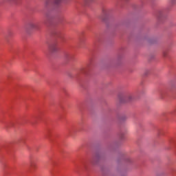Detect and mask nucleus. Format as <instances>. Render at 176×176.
Returning <instances> with one entry per match:
<instances>
[{"mask_svg": "<svg viewBox=\"0 0 176 176\" xmlns=\"http://www.w3.org/2000/svg\"><path fill=\"white\" fill-rule=\"evenodd\" d=\"M50 50L52 53H56V52H57V50H58V47H57L56 44H52L50 47Z\"/></svg>", "mask_w": 176, "mask_h": 176, "instance_id": "obj_1", "label": "nucleus"}, {"mask_svg": "<svg viewBox=\"0 0 176 176\" xmlns=\"http://www.w3.org/2000/svg\"><path fill=\"white\" fill-rule=\"evenodd\" d=\"M29 27L30 28H33L34 30H38V26L36 25V23L35 22H30L29 23Z\"/></svg>", "mask_w": 176, "mask_h": 176, "instance_id": "obj_2", "label": "nucleus"}, {"mask_svg": "<svg viewBox=\"0 0 176 176\" xmlns=\"http://www.w3.org/2000/svg\"><path fill=\"white\" fill-rule=\"evenodd\" d=\"M30 167L32 170H35L36 168V164L34 162L30 163Z\"/></svg>", "mask_w": 176, "mask_h": 176, "instance_id": "obj_3", "label": "nucleus"}, {"mask_svg": "<svg viewBox=\"0 0 176 176\" xmlns=\"http://www.w3.org/2000/svg\"><path fill=\"white\" fill-rule=\"evenodd\" d=\"M128 101H131V100H133V96L131 95H129L127 97H126Z\"/></svg>", "mask_w": 176, "mask_h": 176, "instance_id": "obj_4", "label": "nucleus"}, {"mask_svg": "<svg viewBox=\"0 0 176 176\" xmlns=\"http://www.w3.org/2000/svg\"><path fill=\"white\" fill-rule=\"evenodd\" d=\"M63 0H55L54 2L56 5H58Z\"/></svg>", "mask_w": 176, "mask_h": 176, "instance_id": "obj_5", "label": "nucleus"}, {"mask_svg": "<svg viewBox=\"0 0 176 176\" xmlns=\"http://www.w3.org/2000/svg\"><path fill=\"white\" fill-rule=\"evenodd\" d=\"M9 2H13V3H16L17 2V0H8Z\"/></svg>", "mask_w": 176, "mask_h": 176, "instance_id": "obj_6", "label": "nucleus"}, {"mask_svg": "<svg viewBox=\"0 0 176 176\" xmlns=\"http://www.w3.org/2000/svg\"><path fill=\"white\" fill-rule=\"evenodd\" d=\"M120 138H121V140H123V135L122 134L120 135Z\"/></svg>", "mask_w": 176, "mask_h": 176, "instance_id": "obj_7", "label": "nucleus"}, {"mask_svg": "<svg viewBox=\"0 0 176 176\" xmlns=\"http://www.w3.org/2000/svg\"><path fill=\"white\" fill-rule=\"evenodd\" d=\"M175 1V0H172V2L174 3Z\"/></svg>", "mask_w": 176, "mask_h": 176, "instance_id": "obj_8", "label": "nucleus"}, {"mask_svg": "<svg viewBox=\"0 0 176 176\" xmlns=\"http://www.w3.org/2000/svg\"><path fill=\"white\" fill-rule=\"evenodd\" d=\"M80 71H83V69H80Z\"/></svg>", "mask_w": 176, "mask_h": 176, "instance_id": "obj_9", "label": "nucleus"}, {"mask_svg": "<svg viewBox=\"0 0 176 176\" xmlns=\"http://www.w3.org/2000/svg\"><path fill=\"white\" fill-rule=\"evenodd\" d=\"M93 164H94V163L92 162Z\"/></svg>", "mask_w": 176, "mask_h": 176, "instance_id": "obj_10", "label": "nucleus"}]
</instances>
